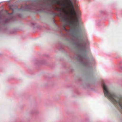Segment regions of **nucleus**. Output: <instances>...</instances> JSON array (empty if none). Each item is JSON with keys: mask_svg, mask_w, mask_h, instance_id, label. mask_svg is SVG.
I'll return each mask as SVG.
<instances>
[{"mask_svg": "<svg viewBox=\"0 0 122 122\" xmlns=\"http://www.w3.org/2000/svg\"><path fill=\"white\" fill-rule=\"evenodd\" d=\"M56 2H57V3L58 2V0H56Z\"/></svg>", "mask_w": 122, "mask_h": 122, "instance_id": "6", "label": "nucleus"}, {"mask_svg": "<svg viewBox=\"0 0 122 122\" xmlns=\"http://www.w3.org/2000/svg\"><path fill=\"white\" fill-rule=\"evenodd\" d=\"M104 95L110 99L112 102L115 104H117L119 105L122 110V98L118 97L113 93L109 92L108 88L104 83L103 84Z\"/></svg>", "mask_w": 122, "mask_h": 122, "instance_id": "2", "label": "nucleus"}, {"mask_svg": "<svg viewBox=\"0 0 122 122\" xmlns=\"http://www.w3.org/2000/svg\"><path fill=\"white\" fill-rule=\"evenodd\" d=\"M28 7V5H26V7L27 8V7Z\"/></svg>", "mask_w": 122, "mask_h": 122, "instance_id": "4", "label": "nucleus"}, {"mask_svg": "<svg viewBox=\"0 0 122 122\" xmlns=\"http://www.w3.org/2000/svg\"><path fill=\"white\" fill-rule=\"evenodd\" d=\"M56 8L57 9V7H56Z\"/></svg>", "mask_w": 122, "mask_h": 122, "instance_id": "7", "label": "nucleus"}, {"mask_svg": "<svg viewBox=\"0 0 122 122\" xmlns=\"http://www.w3.org/2000/svg\"><path fill=\"white\" fill-rule=\"evenodd\" d=\"M68 13L67 12L65 14L60 13L59 15L61 18V20L65 22L64 25V27L67 24H71L73 25L75 28V30H77L78 29V18L77 13L74 9V7H72L71 10V15L68 16ZM65 30L67 31L66 29L64 27Z\"/></svg>", "mask_w": 122, "mask_h": 122, "instance_id": "1", "label": "nucleus"}, {"mask_svg": "<svg viewBox=\"0 0 122 122\" xmlns=\"http://www.w3.org/2000/svg\"><path fill=\"white\" fill-rule=\"evenodd\" d=\"M12 13H13V12H12V13H10V14H11H11H12Z\"/></svg>", "mask_w": 122, "mask_h": 122, "instance_id": "5", "label": "nucleus"}, {"mask_svg": "<svg viewBox=\"0 0 122 122\" xmlns=\"http://www.w3.org/2000/svg\"><path fill=\"white\" fill-rule=\"evenodd\" d=\"M23 8V7H22V8H20V10H26L25 9H22V8Z\"/></svg>", "mask_w": 122, "mask_h": 122, "instance_id": "3", "label": "nucleus"}]
</instances>
